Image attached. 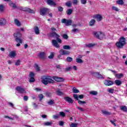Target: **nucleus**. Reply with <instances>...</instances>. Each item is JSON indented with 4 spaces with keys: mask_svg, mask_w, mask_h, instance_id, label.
<instances>
[{
    "mask_svg": "<svg viewBox=\"0 0 127 127\" xmlns=\"http://www.w3.org/2000/svg\"><path fill=\"white\" fill-rule=\"evenodd\" d=\"M122 81L120 80H116L115 81V83L117 86H121V85H122Z\"/></svg>",
    "mask_w": 127,
    "mask_h": 127,
    "instance_id": "obj_29",
    "label": "nucleus"
},
{
    "mask_svg": "<svg viewBox=\"0 0 127 127\" xmlns=\"http://www.w3.org/2000/svg\"><path fill=\"white\" fill-rule=\"evenodd\" d=\"M55 104V103H54V100L51 99L48 102V105H49V106L54 105Z\"/></svg>",
    "mask_w": 127,
    "mask_h": 127,
    "instance_id": "obj_33",
    "label": "nucleus"
},
{
    "mask_svg": "<svg viewBox=\"0 0 127 127\" xmlns=\"http://www.w3.org/2000/svg\"><path fill=\"white\" fill-rule=\"evenodd\" d=\"M65 5H66V6L70 7V6H71V5H72V2L71 1H69L67 2L66 3H65Z\"/></svg>",
    "mask_w": 127,
    "mask_h": 127,
    "instance_id": "obj_43",
    "label": "nucleus"
},
{
    "mask_svg": "<svg viewBox=\"0 0 127 127\" xmlns=\"http://www.w3.org/2000/svg\"><path fill=\"white\" fill-rule=\"evenodd\" d=\"M62 23H64L66 26H69V25H71V24H72V20L70 19L67 20L65 18H64L62 19Z\"/></svg>",
    "mask_w": 127,
    "mask_h": 127,
    "instance_id": "obj_7",
    "label": "nucleus"
},
{
    "mask_svg": "<svg viewBox=\"0 0 127 127\" xmlns=\"http://www.w3.org/2000/svg\"><path fill=\"white\" fill-rule=\"evenodd\" d=\"M44 125L46 126V127H49L50 126H52V122H47L45 123Z\"/></svg>",
    "mask_w": 127,
    "mask_h": 127,
    "instance_id": "obj_41",
    "label": "nucleus"
},
{
    "mask_svg": "<svg viewBox=\"0 0 127 127\" xmlns=\"http://www.w3.org/2000/svg\"><path fill=\"white\" fill-rule=\"evenodd\" d=\"M102 113L103 115H105V116H110L111 115V113L105 110H102Z\"/></svg>",
    "mask_w": 127,
    "mask_h": 127,
    "instance_id": "obj_28",
    "label": "nucleus"
},
{
    "mask_svg": "<svg viewBox=\"0 0 127 127\" xmlns=\"http://www.w3.org/2000/svg\"><path fill=\"white\" fill-rule=\"evenodd\" d=\"M13 36L15 38V41L16 42H19V43H22L23 40L20 39L22 37V34L20 32H18L13 34Z\"/></svg>",
    "mask_w": 127,
    "mask_h": 127,
    "instance_id": "obj_2",
    "label": "nucleus"
},
{
    "mask_svg": "<svg viewBox=\"0 0 127 127\" xmlns=\"http://www.w3.org/2000/svg\"><path fill=\"white\" fill-rule=\"evenodd\" d=\"M34 76H35V73L33 72H30L29 73L30 80H34Z\"/></svg>",
    "mask_w": 127,
    "mask_h": 127,
    "instance_id": "obj_23",
    "label": "nucleus"
},
{
    "mask_svg": "<svg viewBox=\"0 0 127 127\" xmlns=\"http://www.w3.org/2000/svg\"><path fill=\"white\" fill-rule=\"evenodd\" d=\"M9 56L10 58H14L16 56V52L12 51L9 53Z\"/></svg>",
    "mask_w": 127,
    "mask_h": 127,
    "instance_id": "obj_16",
    "label": "nucleus"
},
{
    "mask_svg": "<svg viewBox=\"0 0 127 127\" xmlns=\"http://www.w3.org/2000/svg\"><path fill=\"white\" fill-rule=\"evenodd\" d=\"M104 83L106 86H111L112 85V81H111V80H104Z\"/></svg>",
    "mask_w": 127,
    "mask_h": 127,
    "instance_id": "obj_22",
    "label": "nucleus"
},
{
    "mask_svg": "<svg viewBox=\"0 0 127 127\" xmlns=\"http://www.w3.org/2000/svg\"><path fill=\"white\" fill-rule=\"evenodd\" d=\"M16 91L18 92V93H25V89L24 88L21 87V86H17L15 88Z\"/></svg>",
    "mask_w": 127,
    "mask_h": 127,
    "instance_id": "obj_13",
    "label": "nucleus"
},
{
    "mask_svg": "<svg viewBox=\"0 0 127 127\" xmlns=\"http://www.w3.org/2000/svg\"><path fill=\"white\" fill-rule=\"evenodd\" d=\"M21 63V61H20V60H18L16 61V62H15V65L16 66H19V65H20Z\"/></svg>",
    "mask_w": 127,
    "mask_h": 127,
    "instance_id": "obj_40",
    "label": "nucleus"
},
{
    "mask_svg": "<svg viewBox=\"0 0 127 127\" xmlns=\"http://www.w3.org/2000/svg\"><path fill=\"white\" fill-rule=\"evenodd\" d=\"M58 10L59 11H63V7H62V6H59L58 7Z\"/></svg>",
    "mask_w": 127,
    "mask_h": 127,
    "instance_id": "obj_60",
    "label": "nucleus"
},
{
    "mask_svg": "<svg viewBox=\"0 0 127 127\" xmlns=\"http://www.w3.org/2000/svg\"><path fill=\"white\" fill-rule=\"evenodd\" d=\"M45 1L49 4V5H56V3L54 2L52 0H45Z\"/></svg>",
    "mask_w": 127,
    "mask_h": 127,
    "instance_id": "obj_17",
    "label": "nucleus"
},
{
    "mask_svg": "<svg viewBox=\"0 0 127 127\" xmlns=\"http://www.w3.org/2000/svg\"><path fill=\"white\" fill-rule=\"evenodd\" d=\"M73 97L75 100H76V101H77V103H78L79 105H84V104H86L85 101L79 100V96L77 94H74L73 95Z\"/></svg>",
    "mask_w": 127,
    "mask_h": 127,
    "instance_id": "obj_6",
    "label": "nucleus"
},
{
    "mask_svg": "<svg viewBox=\"0 0 127 127\" xmlns=\"http://www.w3.org/2000/svg\"><path fill=\"white\" fill-rule=\"evenodd\" d=\"M35 68L36 69V71H40V68L37 64H35Z\"/></svg>",
    "mask_w": 127,
    "mask_h": 127,
    "instance_id": "obj_47",
    "label": "nucleus"
},
{
    "mask_svg": "<svg viewBox=\"0 0 127 127\" xmlns=\"http://www.w3.org/2000/svg\"><path fill=\"white\" fill-rule=\"evenodd\" d=\"M51 36H53V37H56L57 38V41L56 40H53L52 41V43L54 46V47H56V48H60V45L58 44L59 43H62V40H61L59 37H60V36L59 35L57 34L56 33H52L51 34Z\"/></svg>",
    "mask_w": 127,
    "mask_h": 127,
    "instance_id": "obj_1",
    "label": "nucleus"
},
{
    "mask_svg": "<svg viewBox=\"0 0 127 127\" xmlns=\"http://www.w3.org/2000/svg\"><path fill=\"white\" fill-rule=\"evenodd\" d=\"M41 80H63V78L61 77H58L57 76H51L49 75H43L41 77Z\"/></svg>",
    "mask_w": 127,
    "mask_h": 127,
    "instance_id": "obj_3",
    "label": "nucleus"
},
{
    "mask_svg": "<svg viewBox=\"0 0 127 127\" xmlns=\"http://www.w3.org/2000/svg\"><path fill=\"white\" fill-rule=\"evenodd\" d=\"M120 110L125 113H127V108L126 106H121L120 107Z\"/></svg>",
    "mask_w": 127,
    "mask_h": 127,
    "instance_id": "obj_24",
    "label": "nucleus"
},
{
    "mask_svg": "<svg viewBox=\"0 0 127 127\" xmlns=\"http://www.w3.org/2000/svg\"><path fill=\"white\" fill-rule=\"evenodd\" d=\"M92 75L94 77H96V78H98V79H104V76H103L102 75H101V74L97 72H92Z\"/></svg>",
    "mask_w": 127,
    "mask_h": 127,
    "instance_id": "obj_8",
    "label": "nucleus"
},
{
    "mask_svg": "<svg viewBox=\"0 0 127 127\" xmlns=\"http://www.w3.org/2000/svg\"><path fill=\"white\" fill-rule=\"evenodd\" d=\"M60 116H61V117H63V118H64L65 116V113H64L63 112H60Z\"/></svg>",
    "mask_w": 127,
    "mask_h": 127,
    "instance_id": "obj_51",
    "label": "nucleus"
},
{
    "mask_svg": "<svg viewBox=\"0 0 127 127\" xmlns=\"http://www.w3.org/2000/svg\"><path fill=\"white\" fill-rule=\"evenodd\" d=\"M24 101H25L26 102L27 101H28V96H24L23 98Z\"/></svg>",
    "mask_w": 127,
    "mask_h": 127,
    "instance_id": "obj_57",
    "label": "nucleus"
},
{
    "mask_svg": "<svg viewBox=\"0 0 127 127\" xmlns=\"http://www.w3.org/2000/svg\"><path fill=\"white\" fill-rule=\"evenodd\" d=\"M116 2L117 4H119V5H123V4L125 3L123 0H118L116 1Z\"/></svg>",
    "mask_w": 127,
    "mask_h": 127,
    "instance_id": "obj_30",
    "label": "nucleus"
},
{
    "mask_svg": "<svg viewBox=\"0 0 127 127\" xmlns=\"http://www.w3.org/2000/svg\"><path fill=\"white\" fill-rule=\"evenodd\" d=\"M72 9H68L66 11V13L68 14V15H70L72 13Z\"/></svg>",
    "mask_w": 127,
    "mask_h": 127,
    "instance_id": "obj_44",
    "label": "nucleus"
},
{
    "mask_svg": "<svg viewBox=\"0 0 127 127\" xmlns=\"http://www.w3.org/2000/svg\"><path fill=\"white\" fill-rule=\"evenodd\" d=\"M126 45V38L122 37L119 42L116 43V46L118 48H123Z\"/></svg>",
    "mask_w": 127,
    "mask_h": 127,
    "instance_id": "obj_4",
    "label": "nucleus"
},
{
    "mask_svg": "<svg viewBox=\"0 0 127 127\" xmlns=\"http://www.w3.org/2000/svg\"><path fill=\"white\" fill-rule=\"evenodd\" d=\"M72 3L73 4H77V3H78V0H73Z\"/></svg>",
    "mask_w": 127,
    "mask_h": 127,
    "instance_id": "obj_59",
    "label": "nucleus"
},
{
    "mask_svg": "<svg viewBox=\"0 0 127 127\" xmlns=\"http://www.w3.org/2000/svg\"><path fill=\"white\" fill-rule=\"evenodd\" d=\"M63 48L65 50H69L71 49V47L68 45H64L63 46Z\"/></svg>",
    "mask_w": 127,
    "mask_h": 127,
    "instance_id": "obj_31",
    "label": "nucleus"
},
{
    "mask_svg": "<svg viewBox=\"0 0 127 127\" xmlns=\"http://www.w3.org/2000/svg\"><path fill=\"white\" fill-rule=\"evenodd\" d=\"M77 59H82V58H83V55H79L77 56Z\"/></svg>",
    "mask_w": 127,
    "mask_h": 127,
    "instance_id": "obj_62",
    "label": "nucleus"
},
{
    "mask_svg": "<svg viewBox=\"0 0 127 127\" xmlns=\"http://www.w3.org/2000/svg\"><path fill=\"white\" fill-rule=\"evenodd\" d=\"M78 99H84V95L83 94L78 95Z\"/></svg>",
    "mask_w": 127,
    "mask_h": 127,
    "instance_id": "obj_56",
    "label": "nucleus"
},
{
    "mask_svg": "<svg viewBox=\"0 0 127 127\" xmlns=\"http://www.w3.org/2000/svg\"><path fill=\"white\" fill-rule=\"evenodd\" d=\"M26 10L28 11V12H30V13H34V11L33 10H31L30 8H27Z\"/></svg>",
    "mask_w": 127,
    "mask_h": 127,
    "instance_id": "obj_45",
    "label": "nucleus"
},
{
    "mask_svg": "<svg viewBox=\"0 0 127 127\" xmlns=\"http://www.w3.org/2000/svg\"><path fill=\"white\" fill-rule=\"evenodd\" d=\"M76 63H79V64H82V63H83V62H84V61H83V60L81 59H78L76 58V60H75Z\"/></svg>",
    "mask_w": 127,
    "mask_h": 127,
    "instance_id": "obj_34",
    "label": "nucleus"
},
{
    "mask_svg": "<svg viewBox=\"0 0 127 127\" xmlns=\"http://www.w3.org/2000/svg\"><path fill=\"white\" fill-rule=\"evenodd\" d=\"M39 57L41 59H44L45 58V53L44 52L40 53L39 55Z\"/></svg>",
    "mask_w": 127,
    "mask_h": 127,
    "instance_id": "obj_27",
    "label": "nucleus"
},
{
    "mask_svg": "<svg viewBox=\"0 0 127 127\" xmlns=\"http://www.w3.org/2000/svg\"><path fill=\"white\" fill-rule=\"evenodd\" d=\"M49 9L47 8H42L40 10V13L41 15H45L47 13Z\"/></svg>",
    "mask_w": 127,
    "mask_h": 127,
    "instance_id": "obj_9",
    "label": "nucleus"
},
{
    "mask_svg": "<svg viewBox=\"0 0 127 127\" xmlns=\"http://www.w3.org/2000/svg\"><path fill=\"white\" fill-rule=\"evenodd\" d=\"M4 10V6L3 4H0V12H3Z\"/></svg>",
    "mask_w": 127,
    "mask_h": 127,
    "instance_id": "obj_37",
    "label": "nucleus"
},
{
    "mask_svg": "<svg viewBox=\"0 0 127 127\" xmlns=\"http://www.w3.org/2000/svg\"><path fill=\"white\" fill-rule=\"evenodd\" d=\"M9 5L11 7H12V8H16V5H15V3H13L11 2H10L9 3Z\"/></svg>",
    "mask_w": 127,
    "mask_h": 127,
    "instance_id": "obj_32",
    "label": "nucleus"
},
{
    "mask_svg": "<svg viewBox=\"0 0 127 127\" xmlns=\"http://www.w3.org/2000/svg\"><path fill=\"white\" fill-rule=\"evenodd\" d=\"M72 61H73V59L70 57H68L66 58L67 62H71Z\"/></svg>",
    "mask_w": 127,
    "mask_h": 127,
    "instance_id": "obj_46",
    "label": "nucleus"
},
{
    "mask_svg": "<svg viewBox=\"0 0 127 127\" xmlns=\"http://www.w3.org/2000/svg\"><path fill=\"white\" fill-rule=\"evenodd\" d=\"M68 35H67L66 34H64L63 35V38L64 39H68Z\"/></svg>",
    "mask_w": 127,
    "mask_h": 127,
    "instance_id": "obj_55",
    "label": "nucleus"
},
{
    "mask_svg": "<svg viewBox=\"0 0 127 127\" xmlns=\"http://www.w3.org/2000/svg\"><path fill=\"white\" fill-rule=\"evenodd\" d=\"M64 100L65 101V102H67V103H68V104H73L74 103V100L71 98V97H64Z\"/></svg>",
    "mask_w": 127,
    "mask_h": 127,
    "instance_id": "obj_12",
    "label": "nucleus"
},
{
    "mask_svg": "<svg viewBox=\"0 0 127 127\" xmlns=\"http://www.w3.org/2000/svg\"><path fill=\"white\" fill-rule=\"evenodd\" d=\"M59 125L60 127H63L64 126V122L63 121H60Z\"/></svg>",
    "mask_w": 127,
    "mask_h": 127,
    "instance_id": "obj_52",
    "label": "nucleus"
},
{
    "mask_svg": "<svg viewBox=\"0 0 127 127\" xmlns=\"http://www.w3.org/2000/svg\"><path fill=\"white\" fill-rule=\"evenodd\" d=\"M72 90L73 93H74V94H77V93H79V90L77 89V88H76V87H73Z\"/></svg>",
    "mask_w": 127,
    "mask_h": 127,
    "instance_id": "obj_36",
    "label": "nucleus"
},
{
    "mask_svg": "<svg viewBox=\"0 0 127 127\" xmlns=\"http://www.w3.org/2000/svg\"><path fill=\"white\" fill-rule=\"evenodd\" d=\"M54 57V53H51L50 56H49V59H52Z\"/></svg>",
    "mask_w": 127,
    "mask_h": 127,
    "instance_id": "obj_49",
    "label": "nucleus"
},
{
    "mask_svg": "<svg viewBox=\"0 0 127 127\" xmlns=\"http://www.w3.org/2000/svg\"><path fill=\"white\" fill-rule=\"evenodd\" d=\"M96 44H86L85 46L86 47H88L89 48H91V47H94V46H95Z\"/></svg>",
    "mask_w": 127,
    "mask_h": 127,
    "instance_id": "obj_26",
    "label": "nucleus"
},
{
    "mask_svg": "<svg viewBox=\"0 0 127 127\" xmlns=\"http://www.w3.org/2000/svg\"><path fill=\"white\" fill-rule=\"evenodd\" d=\"M95 23H96V20L95 19H92L89 22V26H94V25H95Z\"/></svg>",
    "mask_w": 127,
    "mask_h": 127,
    "instance_id": "obj_25",
    "label": "nucleus"
},
{
    "mask_svg": "<svg viewBox=\"0 0 127 127\" xmlns=\"http://www.w3.org/2000/svg\"><path fill=\"white\" fill-rule=\"evenodd\" d=\"M77 126H78V125H77V124L72 123L71 124V126H70V127H77Z\"/></svg>",
    "mask_w": 127,
    "mask_h": 127,
    "instance_id": "obj_53",
    "label": "nucleus"
},
{
    "mask_svg": "<svg viewBox=\"0 0 127 127\" xmlns=\"http://www.w3.org/2000/svg\"><path fill=\"white\" fill-rule=\"evenodd\" d=\"M90 95H93V96H97L98 95V92L96 91H92L90 92Z\"/></svg>",
    "mask_w": 127,
    "mask_h": 127,
    "instance_id": "obj_39",
    "label": "nucleus"
},
{
    "mask_svg": "<svg viewBox=\"0 0 127 127\" xmlns=\"http://www.w3.org/2000/svg\"><path fill=\"white\" fill-rule=\"evenodd\" d=\"M42 82L44 85H48V84H53L54 83V80H42Z\"/></svg>",
    "mask_w": 127,
    "mask_h": 127,
    "instance_id": "obj_14",
    "label": "nucleus"
},
{
    "mask_svg": "<svg viewBox=\"0 0 127 127\" xmlns=\"http://www.w3.org/2000/svg\"><path fill=\"white\" fill-rule=\"evenodd\" d=\"M59 117H60V115H59V114H57L56 115H53V118L55 120H57V119H58L59 118Z\"/></svg>",
    "mask_w": 127,
    "mask_h": 127,
    "instance_id": "obj_48",
    "label": "nucleus"
},
{
    "mask_svg": "<svg viewBox=\"0 0 127 127\" xmlns=\"http://www.w3.org/2000/svg\"><path fill=\"white\" fill-rule=\"evenodd\" d=\"M93 18L96 19L97 21H101L103 20V16L102 15L98 14L93 16Z\"/></svg>",
    "mask_w": 127,
    "mask_h": 127,
    "instance_id": "obj_10",
    "label": "nucleus"
},
{
    "mask_svg": "<svg viewBox=\"0 0 127 127\" xmlns=\"http://www.w3.org/2000/svg\"><path fill=\"white\" fill-rule=\"evenodd\" d=\"M14 23L15 25H16V26H18V27L21 26V22H20V21H19L17 19H15L14 20Z\"/></svg>",
    "mask_w": 127,
    "mask_h": 127,
    "instance_id": "obj_19",
    "label": "nucleus"
},
{
    "mask_svg": "<svg viewBox=\"0 0 127 127\" xmlns=\"http://www.w3.org/2000/svg\"><path fill=\"white\" fill-rule=\"evenodd\" d=\"M34 31L36 35H38V34H40V32L39 31V28L37 26H35L34 27Z\"/></svg>",
    "mask_w": 127,
    "mask_h": 127,
    "instance_id": "obj_20",
    "label": "nucleus"
},
{
    "mask_svg": "<svg viewBox=\"0 0 127 127\" xmlns=\"http://www.w3.org/2000/svg\"><path fill=\"white\" fill-rule=\"evenodd\" d=\"M38 97L40 102H41V101H42V99L44 98V96L42 94H39Z\"/></svg>",
    "mask_w": 127,
    "mask_h": 127,
    "instance_id": "obj_38",
    "label": "nucleus"
},
{
    "mask_svg": "<svg viewBox=\"0 0 127 127\" xmlns=\"http://www.w3.org/2000/svg\"><path fill=\"white\" fill-rule=\"evenodd\" d=\"M76 109H77L78 110H79L80 112H84V109L80 107H77Z\"/></svg>",
    "mask_w": 127,
    "mask_h": 127,
    "instance_id": "obj_58",
    "label": "nucleus"
},
{
    "mask_svg": "<svg viewBox=\"0 0 127 127\" xmlns=\"http://www.w3.org/2000/svg\"><path fill=\"white\" fill-rule=\"evenodd\" d=\"M117 122V120H115L113 121H112V125L114 126V127H117V124H116V122Z\"/></svg>",
    "mask_w": 127,
    "mask_h": 127,
    "instance_id": "obj_54",
    "label": "nucleus"
},
{
    "mask_svg": "<svg viewBox=\"0 0 127 127\" xmlns=\"http://www.w3.org/2000/svg\"><path fill=\"white\" fill-rule=\"evenodd\" d=\"M8 105H9V106L11 107V108H13V104H12V103L8 102Z\"/></svg>",
    "mask_w": 127,
    "mask_h": 127,
    "instance_id": "obj_64",
    "label": "nucleus"
},
{
    "mask_svg": "<svg viewBox=\"0 0 127 127\" xmlns=\"http://www.w3.org/2000/svg\"><path fill=\"white\" fill-rule=\"evenodd\" d=\"M44 95H45L46 97H47L48 98H51V97H52V92L46 91L45 92Z\"/></svg>",
    "mask_w": 127,
    "mask_h": 127,
    "instance_id": "obj_21",
    "label": "nucleus"
},
{
    "mask_svg": "<svg viewBox=\"0 0 127 127\" xmlns=\"http://www.w3.org/2000/svg\"><path fill=\"white\" fill-rule=\"evenodd\" d=\"M94 36L96 37L98 39L102 40L105 37L104 33L101 32H94L93 33Z\"/></svg>",
    "mask_w": 127,
    "mask_h": 127,
    "instance_id": "obj_5",
    "label": "nucleus"
},
{
    "mask_svg": "<svg viewBox=\"0 0 127 127\" xmlns=\"http://www.w3.org/2000/svg\"><path fill=\"white\" fill-rule=\"evenodd\" d=\"M6 24V20L4 18H0V25L1 26H4Z\"/></svg>",
    "mask_w": 127,
    "mask_h": 127,
    "instance_id": "obj_15",
    "label": "nucleus"
},
{
    "mask_svg": "<svg viewBox=\"0 0 127 127\" xmlns=\"http://www.w3.org/2000/svg\"><path fill=\"white\" fill-rule=\"evenodd\" d=\"M71 69H73V70H74L75 71H77V66H73L72 67H71Z\"/></svg>",
    "mask_w": 127,
    "mask_h": 127,
    "instance_id": "obj_61",
    "label": "nucleus"
},
{
    "mask_svg": "<svg viewBox=\"0 0 127 127\" xmlns=\"http://www.w3.org/2000/svg\"><path fill=\"white\" fill-rule=\"evenodd\" d=\"M112 10L118 12L120 11V9L116 6H112Z\"/></svg>",
    "mask_w": 127,
    "mask_h": 127,
    "instance_id": "obj_42",
    "label": "nucleus"
},
{
    "mask_svg": "<svg viewBox=\"0 0 127 127\" xmlns=\"http://www.w3.org/2000/svg\"><path fill=\"white\" fill-rule=\"evenodd\" d=\"M113 73H114L116 77L118 78V79H121V78H123L124 75H123L122 73H119V74H117V71H113Z\"/></svg>",
    "mask_w": 127,
    "mask_h": 127,
    "instance_id": "obj_18",
    "label": "nucleus"
},
{
    "mask_svg": "<svg viewBox=\"0 0 127 127\" xmlns=\"http://www.w3.org/2000/svg\"><path fill=\"white\" fill-rule=\"evenodd\" d=\"M56 93H57V95H58V96H62V95H63V92H61L60 91V89H57Z\"/></svg>",
    "mask_w": 127,
    "mask_h": 127,
    "instance_id": "obj_35",
    "label": "nucleus"
},
{
    "mask_svg": "<svg viewBox=\"0 0 127 127\" xmlns=\"http://www.w3.org/2000/svg\"><path fill=\"white\" fill-rule=\"evenodd\" d=\"M80 2L82 4H86L87 3V0H80Z\"/></svg>",
    "mask_w": 127,
    "mask_h": 127,
    "instance_id": "obj_50",
    "label": "nucleus"
},
{
    "mask_svg": "<svg viewBox=\"0 0 127 127\" xmlns=\"http://www.w3.org/2000/svg\"><path fill=\"white\" fill-rule=\"evenodd\" d=\"M72 69V67H68L65 68V71H70Z\"/></svg>",
    "mask_w": 127,
    "mask_h": 127,
    "instance_id": "obj_63",
    "label": "nucleus"
},
{
    "mask_svg": "<svg viewBox=\"0 0 127 127\" xmlns=\"http://www.w3.org/2000/svg\"><path fill=\"white\" fill-rule=\"evenodd\" d=\"M59 53L61 55H69V54H70V52L62 49L60 50Z\"/></svg>",
    "mask_w": 127,
    "mask_h": 127,
    "instance_id": "obj_11",
    "label": "nucleus"
}]
</instances>
